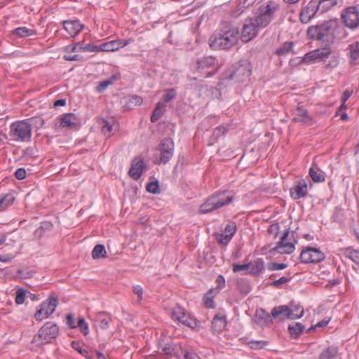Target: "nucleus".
<instances>
[{"label": "nucleus", "mask_w": 359, "mask_h": 359, "mask_svg": "<svg viewBox=\"0 0 359 359\" xmlns=\"http://www.w3.org/2000/svg\"><path fill=\"white\" fill-rule=\"evenodd\" d=\"M238 28L231 22L224 21L220 24L209 39V45L214 50H228L238 43Z\"/></svg>", "instance_id": "nucleus-1"}, {"label": "nucleus", "mask_w": 359, "mask_h": 359, "mask_svg": "<svg viewBox=\"0 0 359 359\" xmlns=\"http://www.w3.org/2000/svg\"><path fill=\"white\" fill-rule=\"evenodd\" d=\"M43 123V120L35 117L16 121L10 126L9 137L15 142H29L32 140L33 126H42Z\"/></svg>", "instance_id": "nucleus-2"}, {"label": "nucleus", "mask_w": 359, "mask_h": 359, "mask_svg": "<svg viewBox=\"0 0 359 359\" xmlns=\"http://www.w3.org/2000/svg\"><path fill=\"white\" fill-rule=\"evenodd\" d=\"M234 198L235 194L231 191H217L205 199L200 205L198 212L201 214L210 213L231 204Z\"/></svg>", "instance_id": "nucleus-3"}, {"label": "nucleus", "mask_w": 359, "mask_h": 359, "mask_svg": "<svg viewBox=\"0 0 359 359\" xmlns=\"http://www.w3.org/2000/svg\"><path fill=\"white\" fill-rule=\"evenodd\" d=\"M252 67L247 60H242L231 65L223 74V80L242 83L250 76Z\"/></svg>", "instance_id": "nucleus-4"}, {"label": "nucleus", "mask_w": 359, "mask_h": 359, "mask_svg": "<svg viewBox=\"0 0 359 359\" xmlns=\"http://www.w3.org/2000/svg\"><path fill=\"white\" fill-rule=\"evenodd\" d=\"M60 328L56 323L48 321L39 330L32 343L39 347L46 344L52 343L59 335Z\"/></svg>", "instance_id": "nucleus-5"}, {"label": "nucleus", "mask_w": 359, "mask_h": 359, "mask_svg": "<svg viewBox=\"0 0 359 359\" xmlns=\"http://www.w3.org/2000/svg\"><path fill=\"white\" fill-rule=\"evenodd\" d=\"M304 308L294 302H291L290 305H281L274 307L271 311L273 318H278L280 321L286 319L295 320L304 316Z\"/></svg>", "instance_id": "nucleus-6"}, {"label": "nucleus", "mask_w": 359, "mask_h": 359, "mask_svg": "<svg viewBox=\"0 0 359 359\" xmlns=\"http://www.w3.org/2000/svg\"><path fill=\"white\" fill-rule=\"evenodd\" d=\"M279 9L278 4L273 1H269L258 8L254 18L259 22L260 27L265 28L274 19V15Z\"/></svg>", "instance_id": "nucleus-7"}, {"label": "nucleus", "mask_w": 359, "mask_h": 359, "mask_svg": "<svg viewBox=\"0 0 359 359\" xmlns=\"http://www.w3.org/2000/svg\"><path fill=\"white\" fill-rule=\"evenodd\" d=\"M337 27V20H330L320 25L310 27L307 29V35L312 40H322L325 36L332 35Z\"/></svg>", "instance_id": "nucleus-8"}, {"label": "nucleus", "mask_w": 359, "mask_h": 359, "mask_svg": "<svg viewBox=\"0 0 359 359\" xmlns=\"http://www.w3.org/2000/svg\"><path fill=\"white\" fill-rule=\"evenodd\" d=\"M259 22L254 17H250L245 19L241 32V40L244 43H248L256 38L259 30L264 29V27L259 26Z\"/></svg>", "instance_id": "nucleus-9"}, {"label": "nucleus", "mask_w": 359, "mask_h": 359, "mask_svg": "<svg viewBox=\"0 0 359 359\" xmlns=\"http://www.w3.org/2000/svg\"><path fill=\"white\" fill-rule=\"evenodd\" d=\"M218 61L213 56H204L196 61V70L205 77L215 75L218 71Z\"/></svg>", "instance_id": "nucleus-10"}, {"label": "nucleus", "mask_w": 359, "mask_h": 359, "mask_svg": "<svg viewBox=\"0 0 359 359\" xmlns=\"http://www.w3.org/2000/svg\"><path fill=\"white\" fill-rule=\"evenodd\" d=\"M175 144L173 140L170 137H165L161 140L158 150L160 152V158L155 163L156 164H165L172 157Z\"/></svg>", "instance_id": "nucleus-11"}, {"label": "nucleus", "mask_w": 359, "mask_h": 359, "mask_svg": "<svg viewBox=\"0 0 359 359\" xmlns=\"http://www.w3.org/2000/svg\"><path fill=\"white\" fill-rule=\"evenodd\" d=\"M290 234V230L287 229L280 237V240L276 243V247L269 250L271 254H291L295 250V243H297L296 240L294 242L287 241V238Z\"/></svg>", "instance_id": "nucleus-12"}, {"label": "nucleus", "mask_w": 359, "mask_h": 359, "mask_svg": "<svg viewBox=\"0 0 359 359\" xmlns=\"http://www.w3.org/2000/svg\"><path fill=\"white\" fill-rule=\"evenodd\" d=\"M172 319L174 321H178L180 323L190 328H194L197 326L196 318L187 313L185 309L181 306H176L173 309L171 314Z\"/></svg>", "instance_id": "nucleus-13"}, {"label": "nucleus", "mask_w": 359, "mask_h": 359, "mask_svg": "<svg viewBox=\"0 0 359 359\" xmlns=\"http://www.w3.org/2000/svg\"><path fill=\"white\" fill-rule=\"evenodd\" d=\"M341 18L346 27L354 29L359 27V9L356 6H350L344 10Z\"/></svg>", "instance_id": "nucleus-14"}, {"label": "nucleus", "mask_w": 359, "mask_h": 359, "mask_svg": "<svg viewBox=\"0 0 359 359\" xmlns=\"http://www.w3.org/2000/svg\"><path fill=\"white\" fill-rule=\"evenodd\" d=\"M331 54L330 49L328 48H324L322 49H316L314 50L310 51L305 54L304 57L302 58H296L295 60H299L298 64L302 63H308L310 64L316 60H324L325 58H327Z\"/></svg>", "instance_id": "nucleus-15"}, {"label": "nucleus", "mask_w": 359, "mask_h": 359, "mask_svg": "<svg viewBox=\"0 0 359 359\" xmlns=\"http://www.w3.org/2000/svg\"><path fill=\"white\" fill-rule=\"evenodd\" d=\"M59 125L62 128L77 130L81 126L80 118L73 113L64 114L58 118Z\"/></svg>", "instance_id": "nucleus-16"}, {"label": "nucleus", "mask_w": 359, "mask_h": 359, "mask_svg": "<svg viewBox=\"0 0 359 359\" xmlns=\"http://www.w3.org/2000/svg\"><path fill=\"white\" fill-rule=\"evenodd\" d=\"M146 169L147 164L142 158H134L132 160L128 175L133 180H137L141 177L143 171Z\"/></svg>", "instance_id": "nucleus-17"}, {"label": "nucleus", "mask_w": 359, "mask_h": 359, "mask_svg": "<svg viewBox=\"0 0 359 359\" xmlns=\"http://www.w3.org/2000/svg\"><path fill=\"white\" fill-rule=\"evenodd\" d=\"M290 196L294 200L305 197L308 194V184L305 180L295 182L293 187L290 189Z\"/></svg>", "instance_id": "nucleus-18"}, {"label": "nucleus", "mask_w": 359, "mask_h": 359, "mask_svg": "<svg viewBox=\"0 0 359 359\" xmlns=\"http://www.w3.org/2000/svg\"><path fill=\"white\" fill-rule=\"evenodd\" d=\"M64 29L71 36H76L83 29V26L79 20H66L63 22Z\"/></svg>", "instance_id": "nucleus-19"}, {"label": "nucleus", "mask_w": 359, "mask_h": 359, "mask_svg": "<svg viewBox=\"0 0 359 359\" xmlns=\"http://www.w3.org/2000/svg\"><path fill=\"white\" fill-rule=\"evenodd\" d=\"M58 304V299L55 297H49V298L42 302L41 304V306L42 307V309L46 313V316H51L55 311L56 307Z\"/></svg>", "instance_id": "nucleus-20"}, {"label": "nucleus", "mask_w": 359, "mask_h": 359, "mask_svg": "<svg viewBox=\"0 0 359 359\" xmlns=\"http://www.w3.org/2000/svg\"><path fill=\"white\" fill-rule=\"evenodd\" d=\"M53 225L50 222H41L40 226L34 231L33 236L34 239L40 240L46 233L53 230Z\"/></svg>", "instance_id": "nucleus-21"}, {"label": "nucleus", "mask_w": 359, "mask_h": 359, "mask_svg": "<svg viewBox=\"0 0 359 359\" xmlns=\"http://www.w3.org/2000/svg\"><path fill=\"white\" fill-rule=\"evenodd\" d=\"M226 325V317L221 313L216 314L212 320V328L214 332L219 333Z\"/></svg>", "instance_id": "nucleus-22"}, {"label": "nucleus", "mask_w": 359, "mask_h": 359, "mask_svg": "<svg viewBox=\"0 0 359 359\" xmlns=\"http://www.w3.org/2000/svg\"><path fill=\"white\" fill-rule=\"evenodd\" d=\"M249 264L250 267L248 273L250 275L259 276L264 271V262L262 258H258Z\"/></svg>", "instance_id": "nucleus-23"}, {"label": "nucleus", "mask_w": 359, "mask_h": 359, "mask_svg": "<svg viewBox=\"0 0 359 359\" xmlns=\"http://www.w3.org/2000/svg\"><path fill=\"white\" fill-rule=\"evenodd\" d=\"M95 321L99 323L100 328L105 330L109 326L111 316L105 312H99L95 316Z\"/></svg>", "instance_id": "nucleus-24"}, {"label": "nucleus", "mask_w": 359, "mask_h": 359, "mask_svg": "<svg viewBox=\"0 0 359 359\" xmlns=\"http://www.w3.org/2000/svg\"><path fill=\"white\" fill-rule=\"evenodd\" d=\"M339 352L336 346H330L325 348L320 354L318 359H335Z\"/></svg>", "instance_id": "nucleus-25"}, {"label": "nucleus", "mask_w": 359, "mask_h": 359, "mask_svg": "<svg viewBox=\"0 0 359 359\" xmlns=\"http://www.w3.org/2000/svg\"><path fill=\"white\" fill-rule=\"evenodd\" d=\"M165 111V105L163 103L158 102L156 104L154 109L153 110L152 114L150 118L151 122L156 123V121H158L163 115Z\"/></svg>", "instance_id": "nucleus-26"}, {"label": "nucleus", "mask_w": 359, "mask_h": 359, "mask_svg": "<svg viewBox=\"0 0 359 359\" xmlns=\"http://www.w3.org/2000/svg\"><path fill=\"white\" fill-rule=\"evenodd\" d=\"M309 174L314 182H323L325 180L324 172L317 167L310 168Z\"/></svg>", "instance_id": "nucleus-27"}, {"label": "nucleus", "mask_w": 359, "mask_h": 359, "mask_svg": "<svg viewBox=\"0 0 359 359\" xmlns=\"http://www.w3.org/2000/svg\"><path fill=\"white\" fill-rule=\"evenodd\" d=\"M236 287L239 292L244 295L248 294L252 290L250 283L246 278L238 279L236 282Z\"/></svg>", "instance_id": "nucleus-28"}, {"label": "nucleus", "mask_w": 359, "mask_h": 359, "mask_svg": "<svg viewBox=\"0 0 359 359\" xmlns=\"http://www.w3.org/2000/svg\"><path fill=\"white\" fill-rule=\"evenodd\" d=\"M14 194L8 193L0 197V211L6 210L8 207L11 205L15 201Z\"/></svg>", "instance_id": "nucleus-29"}, {"label": "nucleus", "mask_w": 359, "mask_h": 359, "mask_svg": "<svg viewBox=\"0 0 359 359\" xmlns=\"http://www.w3.org/2000/svg\"><path fill=\"white\" fill-rule=\"evenodd\" d=\"M304 326L300 323H295L288 326V332L292 338H297L303 332Z\"/></svg>", "instance_id": "nucleus-30"}, {"label": "nucleus", "mask_w": 359, "mask_h": 359, "mask_svg": "<svg viewBox=\"0 0 359 359\" xmlns=\"http://www.w3.org/2000/svg\"><path fill=\"white\" fill-rule=\"evenodd\" d=\"M228 130L229 128L223 126H219L215 128L213 130L212 136L210 137V144H212L217 142L219 137L222 135H224L228 132Z\"/></svg>", "instance_id": "nucleus-31"}, {"label": "nucleus", "mask_w": 359, "mask_h": 359, "mask_svg": "<svg viewBox=\"0 0 359 359\" xmlns=\"http://www.w3.org/2000/svg\"><path fill=\"white\" fill-rule=\"evenodd\" d=\"M309 250L312 263H318L324 260L325 256L318 248L309 247Z\"/></svg>", "instance_id": "nucleus-32"}, {"label": "nucleus", "mask_w": 359, "mask_h": 359, "mask_svg": "<svg viewBox=\"0 0 359 359\" xmlns=\"http://www.w3.org/2000/svg\"><path fill=\"white\" fill-rule=\"evenodd\" d=\"M13 34L18 35L19 37L25 38L30 36L36 35V32L34 29H28L25 27H20L15 29Z\"/></svg>", "instance_id": "nucleus-33"}, {"label": "nucleus", "mask_w": 359, "mask_h": 359, "mask_svg": "<svg viewBox=\"0 0 359 359\" xmlns=\"http://www.w3.org/2000/svg\"><path fill=\"white\" fill-rule=\"evenodd\" d=\"M72 347L77 351L81 355L84 356L86 359H93L94 356L92 352H89L86 349L81 347V343L77 341H73L71 344Z\"/></svg>", "instance_id": "nucleus-34"}, {"label": "nucleus", "mask_w": 359, "mask_h": 359, "mask_svg": "<svg viewBox=\"0 0 359 359\" xmlns=\"http://www.w3.org/2000/svg\"><path fill=\"white\" fill-rule=\"evenodd\" d=\"M321 13H325L337 4V0H317Z\"/></svg>", "instance_id": "nucleus-35"}, {"label": "nucleus", "mask_w": 359, "mask_h": 359, "mask_svg": "<svg viewBox=\"0 0 359 359\" xmlns=\"http://www.w3.org/2000/svg\"><path fill=\"white\" fill-rule=\"evenodd\" d=\"M107 257V251L105 247L102 244L96 245L92 251V257L94 259L105 258Z\"/></svg>", "instance_id": "nucleus-36"}, {"label": "nucleus", "mask_w": 359, "mask_h": 359, "mask_svg": "<svg viewBox=\"0 0 359 359\" xmlns=\"http://www.w3.org/2000/svg\"><path fill=\"white\" fill-rule=\"evenodd\" d=\"M348 50H349L351 59L353 61L359 62V42L354 41L348 45Z\"/></svg>", "instance_id": "nucleus-37"}, {"label": "nucleus", "mask_w": 359, "mask_h": 359, "mask_svg": "<svg viewBox=\"0 0 359 359\" xmlns=\"http://www.w3.org/2000/svg\"><path fill=\"white\" fill-rule=\"evenodd\" d=\"M271 317L273 318L272 314L270 315L262 309L257 311L256 312V318L259 319V323L266 324L269 323H272Z\"/></svg>", "instance_id": "nucleus-38"}, {"label": "nucleus", "mask_w": 359, "mask_h": 359, "mask_svg": "<svg viewBox=\"0 0 359 359\" xmlns=\"http://www.w3.org/2000/svg\"><path fill=\"white\" fill-rule=\"evenodd\" d=\"M344 255L352 260L356 264H359V250H355L351 248H347L344 250Z\"/></svg>", "instance_id": "nucleus-39"}, {"label": "nucleus", "mask_w": 359, "mask_h": 359, "mask_svg": "<svg viewBox=\"0 0 359 359\" xmlns=\"http://www.w3.org/2000/svg\"><path fill=\"white\" fill-rule=\"evenodd\" d=\"M116 80L117 76L116 75H112L108 79L100 81L96 87V90L99 93L103 92L109 86L113 84L114 82Z\"/></svg>", "instance_id": "nucleus-40"}, {"label": "nucleus", "mask_w": 359, "mask_h": 359, "mask_svg": "<svg viewBox=\"0 0 359 359\" xmlns=\"http://www.w3.org/2000/svg\"><path fill=\"white\" fill-rule=\"evenodd\" d=\"M320 11L319 4H318L317 0H311L308 4L306 8L304 10V11H307L308 14L311 18H313L316 15V14L318 13V11Z\"/></svg>", "instance_id": "nucleus-41"}, {"label": "nucleus", "mask_w": 359, "mask_h": 359, "mask_svg": "<svg viewBox=\"0 0 359 359\" xmlns=\"http://www.w3.org/2000/svg\"><path fill=\"white\" fill-rule=\"evenodd\" d=\"M116 46V42H115V40L103 43L98 46L99 52L100 51L109 52V51L117 50L118 46Z\"/></svg>", "instance_id": "nucleus-42"}, {"label": "nucleus", "mask_w": 359, "mask_h": 359, "mask_svg": "<svg viewBox=\"0 0 359 359\" xmlns=\"http://www.w3.org/2000/svg\"><path fill=\"white\" fill-rule=\"evenodd\" d=\"M146 189L148 192L153 194H160L161 189L158 180L154 178V180L149 182L146 186Z\"/></svg>", "instance_id": "nucleus-43"}, {"label": "nucleus", "mask_w": 359, "mask_h": 359, "mask_svg": "<svg viewBox=\"0 0 359 359\" xmlns=\"http://www.w3.org/2000/svg\"><path fill=\"white\" fill-rule=\"evenodd\" d=\"M294 46L292 41H285L280 48H278L276 53L278 55H285L290 53Z\"/></svg>", "instance_id": "nucleus-44"}, {"label": "nucleus", "mask_w": 359, "mask_h": 359, "mask_svg": "<svg viewBox=\"0 0 359 359\" xmlns=\"http://www.w3.org/2000/svg\"><path fill=\"white\" fill-rule=\"evenodd\" d=\"M76 327H78L80 330L81 332L84 336H87L89 334L88 325L83 317L81 316L79 318Z\"/></svg>", "instance_id": "nucleus-45"}, {"label": "nucleus", "mask_w": 359, "mask_h": 359, "mask_svg": "<svg viewBox=\"0 0 359 359\" xmlns=\"http://www.w3.org/2000/svg\"><path fill=\"white\" fill-rule=\"evenodd\" d=\"M77 45H79V50L82 51H88V52H99L98 46L93 45L90 43L84 44L83 42H79Z\"/></svg>", "instance_id": "nucleus-46"}, {"label": "nucleus", "mask_w": 359, "mask_h": 359, "mask_svg": "<svg viewBox=\"0 0 359 359\" xmlns=\"http://www.w3.org/2000/svg\"><path fill=\"white\" fill-rule=\"evenodd\" d=\"M237 230L236 224L234 222H229L225 226L224 233L227 234L231 238L236 233Z\"/></svg>", "instance_id": "nucleus-47"}, {"label": "nucleus", "mask_w": 359, "mask_h": 359, "mask_svg": "<svg viewBox=\"0 0 359 359\" xmlns=\"http://www.w3.org/2000/svg\"><path fill=\"white\" fill-rule=\"evenodd\" d=\"M215 236L216 241L219 244H222L224 245H226L231 240V238L227 234H226L224 232H223L222 233H215Z\"/></svg>", "instance_id": "nucleus-48"}, {"label": "nucleus", "mask_w": 359, "mask_h": 359, "mask_svg": "<svg viewBox=\"0 0 359 359\" xmlns=\"http://www.w3.org/2000/svg\"><path fill=\"white\" fill-rule=\"evenodd\" d=\"M309 252H310L309 247H307L306 249H304L302 251L300 256H299L301 262L304 263V264L312 263Z\"/></svg>", "instance_id": "nucleus-49"}, {"label": "nucleus", "mask_w": 359, "mask_h": 359, "mask_svg": "<svg viewBox=\"0 0 359 359\" xmlns=\"http://www.w3.org/2000/svg\"><path fill=\"white\" fill-rule=\"evenodd\" d=\"M269 344L267 341H250L248 342V345L252 349H261Z\"/></svg>", "instance_id": "nucleus-50"}, {"label": "nucleus", "mask_w": 359, "mask_h": 359, "mask_svg": "<svg viewBox=\"0 0 359 359\" xmlns=\"http://www.w3.org/2000/svg\"><path fill=\"white\" fill-rule=\"evenodd\" d=\"M177 93L174 88H170L165 91L163 95V100L165 102H168L176 97Z\"/></svg>", "instance_id": "nucleus-51"}, {"label": "nucleus", "mask_w": 359, "mask_h": 359, "mask_svg": "<svg viewBox=\"0 0 359 359\" xmlns=\"http://www.w3.org/2000/svg\"><path fill=\"white\" fill-rule=\"evenodd\" d=\"M296 114L298 116H303L305 119L311 123L312 118L309 115L307 110L304 109L303 106H298L297 107Z\"/></svg>", "instance_id": "nucleus-52"}, {"label": "nucleus", "mask_w": 359, "mask_h": 359, "mask_svg": "<svg viewBox=\"0 0 359 359\" xmlns=\"http://www.w3.org/2000/svg\"><path fill=\"white\" fill-rule=\"evenodd\" d=\"M27 297V292L23 289H19L16 292L15 302L17 304H22L24 303Z\"/></svg>", "instance_id": "nucleus-53"}, {"label": "nucleus", "mask_w": 359, "mask_h": 359, "mask_svg": "<svg viewBox=\"0 0 359 359\" xmlns=\"http://www.w3.org/2000/svg\"><path fill=\"white\" fill-rule=\"evenodd\" d=\"M247 8V7H244V5L242 2H240L237 6L231 11V15L234 18H238L242 13H243Z\"/></svg>", "instance_id": "nucleus-54"}, {"label": "nucleus", "mask_w": 359, "mask_h": 359, "mask_svg": "<svg viewBox=\"0 0 359 359\" xmlns=\"http://www.w3.org/2000/svg\"><path fill=\"white\" fill-rule=\"evenodd\" d=\"M287 264H278L276 262H270L268 264V269L269 271L283 270L287 268Z\"/></svg>", "instance_id": "nucleus-55"}, {"label": "nucleus", "mask_w": 359, "mask_h": 359, "mask_svg": "<svg viewBox=\"0 0 359 359\" xmlns=\"http://www.w3.org/2000/svg\"><path fill=\"white\" fill-rule=\"evenodd\" d=\"M250 267V264L247 263L244 264H233L232 265V271L233 273H238L243 270H248Z\"/></svg>", "instance_id": "nucleus-56"}, {"label": "nucleus", "mask_w": 359, "mask_h": 359, "mask_svg": "<svg viewBox=\"0 0 359 359\" xmlns=\"http://www.w3.org/2000/svg\"><path fill=\"white\" fill-rule=\"evenodd\" d=\"M280 225L278 223H274L271 224L268 229V233L271 235H274V237L276 238L279 233Z\"/></svg>", "instance_id": "nucleus-57"}, {"label": "nucleus", "mask_w": 359, "mask_h": 359, "mask_svg": "<svg viewBox=\"0 0 359 359\" xmlns=\"http://www.w3.org/2000/svg\"><path fill=\"white\" fill-rule=\"evenodd\" d=\"M290 280V278L283 276L278 280H273L270 283V285L274 287H279L281 285L285 284Z\"/></svg>", "instance_id": "nucleus-58"}, {"label": "nucleus", "mask_w": 359, "mask_h": 359, "mask_svg": "<svg viewBox=\"0 0 359 359\" xmlns=\"http://www.w3.org/2000/svg\"><path fill=\"white\" fill-rule=\"evenodd\" d=\"M34 318L36 321H41L43 319L48 318V316H46V313L42 309V307L40 305L39 309H37V311H36Z\"/></svg>", "instance_id": "nucleus-59"}, {"label": "nucleus", "mask_w": 359, "mask_h": 359, "mask_svg": "<svg viewBox=\"0 0 359 359\" xmlns=\"http://www.w3.org/2000/svg\"><path fill=\"white\" fill-rule=\"evenodd\" d=\"M184 359H201L194 351L186 349L182 350Z\"/></svg>", "instance_id": "nucleus-60"}, {"label": "nucleus", "mask_w": 359, "mask_h": 359, "mask_svg": "<svg viewBox=\"0 0 359 359\" xmlns=\"http://www.w3.org/2000/svg\"><path fill=\"white\" fill-rule=\"evenodd\" d=\"M66 324L67 325L68 327L70 329H75L76 328V325L75 324V320L74 314L69 313L66 316Z\"/></svg>", "instance_id": "nucleus-61"}, {"label": "nucleus", "mask_w": 359, "mask_h": 359, "mask_svg": "<svg viewBox=\"0 0 359 359\" xmlns=\"http://www.w3.org/2000/svg\"><path fill=\"white\" fill-rule=\"evenodd\" d=\"M26 170L25 168H20L17 169L15 171L14 175L15 177L20 180H24L26 177Z\"/></svg>", "instance_id": "nucleus-62"}, {"label": "nucleus", "mask_w": 359, "mask_h": 359, "mask_svg": "<svg viewBox=\"0 0 359 359\" xmlns=\"http://www.w3.org/2000/svg\"><path fill=\"white\" fill-rule=\"evenodd\" d=\"M133 292L137 294L138 302L142 299L143 288L140 285H135L133 289Z\"/></svg>", "instance_id": "nucleus-63"}, {"label": "nucleus", "mask_w": 359, "mask_h": 359, "mask_svg": "<svg viewBox=\"0 0 359 359\" xmlns=\"http://www.w3.org/2000/svg\"><path fill=\"white\" fill-rule=\"evenodd\" d=\"M312 18L308 14L307 11H302L300 13L299 20L303 23H308Z\"/></svg>", "instance_id": "nucleus-64"}]
</instances>
